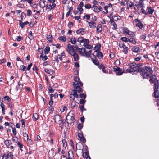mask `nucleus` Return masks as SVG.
Wrapping results in <instances>:
<instances>
[{
	"label": "nucleus",
	"mask_w": 159,
	"mask_h": 159,
	"mask_svg": "<svg viewBox=\"0 0 159 159\" xmlns=\"http://www.w3.org/2000/svg\"><path fill=\"white\" fill-rule=\"evenodd\" d=\"M44 71L50 75H52L53 74V71L51 69H44Z\"/></svg>",
	"instance_id": "obj_29"
},
{
	"label": "nucleus",
	"mask_w": 159,
	"mask_h": 159,
	"mask_svg": "<svg viewBox=\"0 0 159 159\" xmlns=\"http://www.w3.org/2000/svg\"><path fill=\"white\" fill-rule=\"evenodd\" d=\"M113 14V13H111L110 15V16H109V18L110 19V20L109 21V23L111 24H112L113 23H114L115 22L114 21V20L112 19V18L111 17V16H112V15Z\"/></svg>",
	"instance_id": "obj_35"
},
{
	"label": "nucleus",
	"mask_w": 159,
	"mask_h": 159,
	"mask_svg": "<svg viewBox=\"0 0 159 159\" xmlns=\"http://www.w3.org/2000/svg\"><path fill=\"white\" fill-rule=\"evenodd\" d=\"M159 87V86H157V87L155 86L154 95V97L156 98H158L159 97V91L158 90Z\"/></svg>",
	"instance_id": "obj_14"
},
{
	"label": "nucleus",
	"mask_w": 159,
	"mask_h": 159,
	"mask_svg": "<svg viewBox=\"0 0 159 159\" xmlns=\"http://www.w3.org/2000/svg\"><path fill=\"white\" fill-rule=\"evenodd\" d=\"M12 132L14 135H16V129L13 128H12Z\"/></svg>",
	"instance_id": "obj_63"
},
{
	"label": "nucleus",
	"mask_w": 159,
	"mask_h": 159,
	"mask_svg": "<svg viewBox=\"0 0 159 159\" xmlns=\"http://www.w3.org/2000/svg\"><path fill=\"white\" fill-rule=\"evenodd\" d=\"M112 19H113L114 20H118L119 19L118 17V16H111Z\"/></svg>",
	"instance_id": "obj_59"
},
{
	"label": "nucleus",
	"mask_w": 159,
	"mask_h": 159,
	"mask_svg": "<svg viewBox=\"0 0 159 159\" xmlns=\"http://www.w3.org/2000/svg\"><path fill=\"white\" fill-rule=\"evenodd\" d=\"M73 46L69 44H68L67 50L69 53L70 55H72L73 53L74 52V49L73 48Z\"/></svg>",
	"instance_id": "obj_7"
},
{
	"label": "nucleus",
	"mask_w": 159,
	"mask_h": 159,
	"mask_svg": "<svg viewBox=\"0 0 159 159\" xmlns=\"http://www.w3.org/2000/svg\"><path fill=\"white\" fill-rule=\"evenodd\" d=\"M84 43L83 46L84 47L86 45L88 44L89 43V40L87 39H85L84 40V42H83Z\"/></svg>",
	"instance_id": "obj_38"
},
{
	"label": "nucleus",
	"mask_w": 159,
	"mask_h": 159,
	"mask_svg": "<svg viewBox=\"0 0 159 159\" xmlns=\"http://www.w3.org/2000/svg\"><path fill=\"white\" fill-rule=\"evenodd\" d=\"M53 119L56 123L59 125L62 123L63 122V121L62 120L61 116L58 115H55L53 118Z\"/></svg>",
	"instance_id": "obj_5"
},
{
	"label": "nucleus",
	"mask_w": 159,
	"mask_h": 159,
	"mask_svg": "<svg viewBox=\"0 0 159 159\" xmlns=\"http://www.w3.org/2000/svg\"><path fill=\"white\" fill-rule=\"evenodd\" d=\"M13 156V155H12L11 152L8 153L7 155V157L8 158L11 157V159H12V157Z\"/></svg>",
	"instance_id": "obj_49"
},
{
	"label": "nucleus",
	"mask_w": 159,
	"mask_h": 159,
	"mask_svg": "<svg viewBox=\"0 0 159 159\" xmlns=\"http://www.w3.org/2000/svg\"><path fill=\"white\" fill-rule=\"evenodd\" d=\"M85 100L83 99H80V102L81 104H84L85 102Z\"/></svg>",
	"instance_id": "obj_64"
},
{
	"label": "nucleus",
	"mask_w": 159,
	"mask_h": 159,
	"mask_svg": "<svg viewBox=\"0 0 159 159\" xmlns=\"http://www.w3.org/2000/svg\"><path fill=\"white\" fill-rule=\"evenodd\" d=\"M27 15L28 16H30L32 14V12L30 10H28L27 11Z\"/></svg>",
	"instance_id": "obj_60"
},
{
	"label": "nucleus",
	"mask_w": 159,
	"mask_h": 159,
	"mask_svg": "<svg viewBox=\"0 0 159 159\" xmlns=\"http://www.w3.org/2000/svg\"><path fill=\"white\" fill-rule=\"evenodd\" d=\"M63 147L66 148L67 145V143L66 140L64 139L62 141Z\"/></svg>",
	"instance_id": "obj_40"
},
{
	"label": "nucleus",
	"mask_w": 159,
	"mask_h": 159,
	"mask_svg": "<svg viewBox=\"0 0 159 159\" xmlns=\"http://www.w3.org/2000/svg\"><path fill=\"white\" fill-rule=\"evenodd\" d=\"M83 157L85 158H86L87 157H89V153L86 152H85L83 153Z\"/></svg>",
	"instance_id": "obj_47"
},
{
	"label": "nucleus",
	"mask_w": 159,
	"mask_h": 159,
	"mask_svg": "<svg viewBox=\"0 0 159 159\" xmlns=\"http://www.w3.org/2000/svg\"><path fill=\"white\" fill-rule=\"evenodd\" d=\"M67 157L68 159H72L74 157L73 152L72 151H69Z\"/></svg>",
	"instance_id": "obj_20"
},
{
	"label": "nucleus",
	"mask_w": 159,
	"mask_h": 159,
	"mask_svg": "<svg viewBox=\"0 0 159 159\" xmlns=\"http://www.w3.org/2000/svg\"><path fill=\"white\" fill-rule=\"evenodd\" d=\"M129 42L133 44H135L136 43L135 40L133 37H131L129 39Z\"/></svg>",
	"instance_id": "obj_30"
},
{
	"label": "nucleus",
	"mask_w": 159,
	"mask_h": 159,
	"mask_svg": "<svg viewBox=\"0 0 159 159\" xmlns=\"http://www.w3.org/2000/svg\"><path fill=\"white\" fill-rule=\"evenodd\" d=\"M39 3L40 7L42 8L45 7L48 3L45 0H40Z\"/></svg>",
	"instance_id": "obj_15"
},
{
	"label": "nucleus",
	"mask_w": 159,
	"mask_h": 159,
	"mask_svg": "<svg viewBox=\"0 0 159 159\" xmlns=\"http://www.w3.org/2000/svg\"><path fill=\"white\" fill-rule=\"evenodd\" d=\"M95 53L99 59H101L103 57V54L102 52L98 51V49L96 50Z\"/></svg>",
	"instance_id": "obj_16"
},
{
	"label": "nucleus",
	"mask_w": 159,
	"mask_h": 159,
	"mask_svg": "<svg viewBox=\"0 0 159 159\" xmlns=\"http://www.w3.org/2000/svg\"><path fill=\"white\" fill-rule=\"evenodd\" d=\"M89 25L91 28L95 29L96 27V23L93 21H91L88 23Z\"/></svg>",
	"instance_id": "obj_17"
},
{
	"label": "nucleus",
	"mask_w": 159,
	"mask_h": 159,
	"mask_svg": "<svg viewBox=\"0 0 159 159\" xmlns=\"http://www.w3.org/2000/svg\"><path fill=\"white\" fill-rule=\"evenodd\" d=\"M83 5V2H81L80 3V5L78 7L77 9L78 10L77 11V13L79 14L80 15L83 12V10L82 8Z\"/></svg>",
	"instance_id": "obj_8"
},
{
	"label": "nucleus",
	"mask_w": 159,
	"mask_h": 159,
	"mask_svg": "<svg viewBox=\"0 0 159 159\" xmlns=\"http://www.w3.org/2000/svg\"><path fill=\"white\" fill-rule=\"evenodd\" d=\"M46 38L49 43H52V42L53 37L51 35H47L46 36Z\"/></svg>",
	"instance_id": "obj_27"
},
{
	"label": "nucleus",
	"mask_w": 159,
	"mask_h": 159,
	"mask_svg": "<svg viewBox=\"0 0 159 159\" xmlns=\"http://www.w3.org/2000/svg\"><path fill=\"white\" fill-rule=\"evenodd\" d=\"M78 136L80 139V140L83 142H84L85 141V139L83 137V135L81 133H78Z\"/></svg>",
	"instance_id": "obj_22"
},
{
	"label": "nucleus",
	"mask_w": 159,
	"mask_h": 159,
	"mask_svg": "<svg viewBox=\"0 0 159 159\" xmlns=\"http://www.w3.org/2000/svg\"><path fill=\"white\" fill-rule=\"evenodd\" d=\"M84 47L86 48L89 49H91L93 48V46L89 44V43L86 45Z\"/></svg>",
	"instance_id": "obj_48"
},
{
	"label": "nucleus",
	"mask_w": 159,
	"mask_h": 159,
	"mask_svg": "<svg viewBox=\"0 0 159 159\" xmlns=\"http://www.w3.org/2000/svg\"><path fill=\"white\" fill-rule=\"evenodd\" d=\"M90 17V16L89 15H85L84 17V18L86 19L87 20L89 19Z\"/></svg>",
	"instance_id": "obj_56"
},
{
	"label": "nucleus",
	"mask_w": 159,
	"mask_h": 159,
	"mask_svg": "<svg viewBox=\"0 0 159 159\" xmlns=\"http://www.w3.org/2000/svg\"><path fill=\"white\" fill-rule=\"evenodd\" d=\"M123 32L129 35V37H134L135 36L134 33L130 31L126 27H124L123 28Z\"/></svg>",
	"instance_id": "obj_6"
},
{
	"label": "nucleus",
	"mask_w": 159,
	"mask_h": 159,
	"mask_svg": "<svg viewBox=\"0 0 159 159\" xmlns=\"http://www.w3.org/2000/svg\"><path fill=\"white\" fill-rule=\"evenodd\" d=\"M33 0H21V2H27L29 4H31Z\"/></svg>",
	"instance_id": "obj_42"
},
{
	"label": "nucleus",
	"mask_w": 159,
	"mask_h": 159,
	"mask_svg": "<svg viewBox=\"0 0 159 159\" xmlns=\"http://www.w3.org/2000/svg\"><path fill=\"white\" fill-rule=\"evenodd\" d=\"M28 37L29 38V39L31 40L33 39V37L32 36V32L31 31H30L29 32V34L28 35Z\"/></svg>",
	"instance_id": "obj_41"
},
{
	"label": "nucleus",
	"mask_w": 159,
	"mask_h": 159,
	"mask_svg": "<svg viewBox=\"0 0 159 159\" xmlns=\"http://www.w3.org/2000/svg\"><path fill=\"white\" fill-rule=\"evenodd\" d=\"M129 67L126 69V71L129 73L139 71V67L135 63H130L128 65Z\"/></svg>",
	"instance_id": "obj_3"
},
{
	"label": "nucleus",
	"mask_w": 159,
	"mask_h": 159,
	"mask_svg": "<svg viewBox=\"0 0 159 159\" xmlns=\"http://www.w3.org/2000/svg\"><path fill=\"white\" fill-rule=\"evenodd\" d=\"M77 34L80 35H83L84 34V31L83 28H80L76 31Z\"/></svg>",
	"instance_id": "obj_21"
},
{
	"label": "nucleus",
	"mask_w": 159,
	"mask_h": 159,
	"mask_svg": "<svg viewBox=\"0 0 159 159\" xmlns=\"http://www.w3.org/2000/svg\"><path fill=\"white\" fill-rule=\"evenodd\" d=\"M92 9L95 12H98L102 10V8L100 7H97L96 6H93L91 7Z\"/></svg>",
	"instance_id": "obj_12"
},
{
	"label": "nucleus",
	"mask_w": 159,
	"mask_h": 159,
	"mask_svg": "<svg viewBox=\"0 0 159 159\" xmlns=\"http://www.w3.org/2000/svg\"><path fill=\"white\" fill-rule=\"evenodd\" d=\"M71 43L73 44H75L76 42V39L75 38H72L70 40Z\"/></svg>",
	"instance_id": "obj_34"
},
{
	"label": "nucleus",
	"mask_w": 159,
	"mask_h": 159,
	"mask_svg": "<svg viewBox=\"0 0 159 159\" xmlns=\"http://www.w3.org/2000/svg\"><path fill=\"white\" fill-rule=\"evenodd\" d=\"M113 26L112 28L114 30H116V29L117 25L115 23V22L114 23L111 24Z\"/></svg>",
	"instance_id": "obj_61"
},
{
	"label": "nucleus",
	"mask_w": 159,
	"mask_h": 159,
	"mask_svg": "<svg viewBox=\"0 0 159 159\" xmlns=\"http://www.w3.org/2000/svg\"><path fill=\"white\" fill-rule=\"evenodd\" d=\"M65 54L64 51H63L61 53V56L60 55H58L57 56V59H58L59 57V59L60 61H62V59L63 58H65ZM57 61H58V59L57 60Z\"/></svg>",
	"instance_id": "obj_18"
},
{
	"label": "nucleus",
	"mask_w": 159,
	"mask_h": 159,
	"mask_svg": "<svg viewBox=\"0 0 159 159\" xmlns=\"http://www.w3.org/2000/svg\"><path fill=\"white\" fill-rule=\"evenodd\" d=\"M140 11L141 12L144 14L146 15H148V13L143 8H142L141 9Z\"/></svg>",
	"instance_id": "obj_46"
},
{
	"label": "nucleus",
	"mask_w": 159,
	"mask_h": 159,
	"mask_svg": "<svg viewBox=\"0 0 159 159\" xmlns=\"http://www.w3.org/2000/svg\"><path fill=\"white\" fill-rule=\"evenodd\" d=\"M102 30V26L101 24H99L97 27V31L98 32H100Z\"/></svg>",
	"instance_id": "obj_31"
},
{
	"label": "nucleus",
	"mask_w": 159,
	"mask_h": 159,
	"mask_svg": "<svg viewBox=\"0 0 159 159\" xmlns=\"http://www.w3.org/2000/svg\"><path fill=\"white\" fill-rule=\"evenodd\" d=\"M92 51L90 50L88 51L85 52V54L84 56L85 57H89L91 54Z\"/></svg>",
	"instance_id": "obj_28"
},
{
	"label": "nucleus",
	"mask_w": 159,
	"mask_h": 159,
	"mask_svg": "<svg viewBox=\"0 0 159 159\" xmlns=\"http://www.w3.org/2000/svg\"><path fill=\"white\" fill-rule=\"evenodd\" d=\"M85 8L86 9H89L91 7V5L89 4H85L84 6Z\"/></svg>",
	"instance_id": "obj_55"
},
{
	"label": "nucleus",
	"mask_w": 159,
	"mask_h": 159,
	"mask_svg": "<svg viewBox=\"0 0 159 159\" xmlns=\"http://www.w3.org/2000/svg\"><path fill=\"white\" fill-rule=\"evenodd\" d=\"M146 38V34H142L141 36V38L145 40Z\"/></svg>",
	"instance_id": "obj_62"
},
{
	"label": "nucleus",
	"mask_w": 159,
	"mask_h": 159,
	"mask_svg": "<svg viewBox=\"0 0 159 159\" xmlns=\"http://www.w3.org/2000/svg\"><path fill=\"white\" fill-rule=\"evenodd\" d=\"M134 21L136 23L135 24L136 26L139 27L140 29L143 28V25L141 21L138 20V19H136L134 20Z\"/></svg>",
	"instance_id": "obj_13"
},
{
	"label": "nucleus",
	"mask_w": 159,
	"mask_h": 159,
	"mask_svg": "<svg viewBox=\"0 0 159 159\" xmlns=\"http://www.w3.org/2000/svg\"><path fill=\"white\" fill-rule=\"evenodd\" d=\"M40 58H42L43 61L46 60L48 58V57L46 55L43 56L42 55H40Z\"/></svg>",
	"instance_id": "obj_45"
},
{
	"label": "nucleus",
	"mask_w": 159,
	"mask_h": 159,
	"mask_svg": "<svg viewBox=\"0 0 159 159\" xmlns=\"http://www.w3.org/2000/svg\"><path fill=\"white\" fill-rule=\"evenodd\" d=\"M147 10L148 11L147 12L148 13V14L152 15L154 11V10L151 7H147Z\"/></svg>",
	"instance_id": "obj_25"
},
{
	"label": "nucleus",
	"mask_w": 159,
	"mask_h": 159,
	"mask_svg": "<svg viewBox=\"0 0 159 159\" xmlns=\"http://www.w3.org/2000/svg\"><path fill=\"white\" fill-rule=\"evenodd\" d=\"M74 82H73V85L74 88L76 90H72L70 92V98L71 100L75 99V97L77 98H79V96L77 94V91L79 93L81 92L82 89L80 87L83 85V84L80 81L79 78L75 76L74 77Z\"/></svg>",
	"instance_id": "obj_1"
},
{
	"label": "nucleus",
	"mask_w": 159,
	"mask_h": 159,
	"mask_svg": "<svg viewBox=\"0 0 159 159\" xmlns=\"http://www.w3.org/2000/svg\"><path fill=\"white\" fill-rule=\"evenodd\" d=\"M50 47L48 46L46 47L44 49V52L45 54H47L50 51Z\"/></svg>",
	"instance_id": "obj_39"
},
{
	"label": "nucleus",
	"mask_w": 159,
	"mask_h": 159,
	"mask_svg": "<svg viewBox=\"0 0 159 159\" xmlns=\"http://www.w3.org/2000/svg\"><path fill=\"white\" fill-rule=\"evenodd\" d=\"M26 69V67L24 65H21L20 66V69L22 71H25Z\"/></svg>",
	"instance_id": "obj_44"
},
{
	"label": "nucleus",
	"mask_w": 159,
	"mask_h": 159,
	"mask_svg": "<svg viewBox=\"0 0 159 159\" xmlns=\"http://www.w3.org/2000/svg\"><path fill=\"white\" fill-rule=\"evenodd\" d=\"M71 55L73 57L74 60L75 61H77L79 59V57L78 54L75 52L73 53V54Z\"/></svg>",
	"instance_id": "obj_26"
},
{
	"label": "nucleus",
	"mask_w": 159,
	"mask_h": 159,
	"mask_svg": "<svg viewBox=\"0 0 159 159\" xmlns=\"http://www.w3.org/2000/svg\"><path fill=\"white\" fill-rule=\"evenodd\" d=\"M78 51L81 55L84 56L85 52V48H79Z\"/></svg>",
	"instance_id": "obj_23"
},
{
	"label": "nucleus",
	"mask_w": 159,
	"mask_h": 159,
	"mask_svg": "<svg viewBox=\"0 0 159 159\" xmlns=\"http://www.w3.org/2000/svg\"><path fill=\"white\" fill-rule=\"evenodd\" d=\"M92 61L94 64L96 65H98L99 64V62L96 59H93Z\"/></svg>",
	"instance_id": "obj_43"
},
{
	"label": "nucleus",
	"mask_w": 159,
	"mask_h": 159,
	"mask_svg": "<svg viewBox=\"0 0 159 159\" xmlns=\"http://www.w3.org/2000/svg\"><path fill=\"white\" fill-rule=\"evenodd\" d=\"M152 72L151 68L149 66L147 65L145 66L144 68L142 69L140 74L143 76V78H147Z\"/></svg>",
	"instance_id": "obj_2"
},
{
	"label": "nucleus",
	"mask_w": 159,
	"mask_h": 159,
	"mask_svg": "<svg viewBox=\"0 0 159 159\" xmlns=\"http://www.w3.org/2000/svg\"><path fill=\"white\" fill-rule=\"evenodd\" d=\"M19 24L21 26V27L23 28L25 27V25L24 24V23L22 22L20 20H19Z\"/></svg>",
	"instance_id": "obj_54"
},
{
	"label": "nucleus",
	"mask_w": 159,
	"mask_h": 159,
	"mask_svg": "<svg viewBox=\"0 0 159 159\" xmlns=\"http://www.w3.org/2000/svg\"><path fill=\"white\" fill-rule=\"evenodd\" d=\"M52 6L49 5L48 3L45 6L46 8V10H48V11H50L51 9H53L55 8V5L54 4H52Z\"/></svg>",
	"instance_id": "obj_19"
},
{
	"label": "nucleus",
	"mask_w": 159,
	"mask_h": 159,
	"mask_svg": "<svg viewBox=\"0 0 159 159\" xmlns=\"http://www.w3.org/2000/svg\"><path fill=\"white\" fill-rule=\"evenodd\" d=\"M129 38L126 37H122L120 38V39L122 41L126 42H129Z\"/></svg>",
	"instance_id": "obj_36"
},
{
	"label": "nucleus",
	"mask_w": 159,
	"mask_h": 159,
	"mask_svg": "<svg viewBox=\"0 0 159 159\" xmlns=\"http://www.w3.org/2000/svg\"><path fill=\"white\" fill-rule=\"evenodd\" d=\"M85 39L83 37H80L78 38L77 41L80 43H83L84 40Z\"/></svg>",
	"instance_id": "obj_32"
},
{
	"label": "nucleus",
	"mask_w": 159,
	"mask_h": 159,
	"mask_svg": "<svg viewBox=\"0 0 159 159\" xmlns=\"http://www.w3.org/2000/svg\"><path fill=\"white\" fill-rule=\"evenodd\" d=\"M71 115L70 112H69V114L67 115L66 119L67 120H69L70 122H72L75 120V117L73 114H71Z\"/></svg>",
	"instance_id": "obj_11"
},
{
	"label": "nucleus",
	"mask_w": 159,
	"mask_h": 159,
	"mask_svg": "<svg viewBox=\"0 0 159 159\" xmlns=\"http://www.w3.org/2000/svg\"><path fill=\"white\" fill-rule=\"evenodd\" d=\"M59 39L63 42H65L66 40V38L64 36H60L59 37Z\"/></svg>",
	"instance_id": "obj_37"
},
{
	"label": "nucleus",
	"mask_w": 159,
	"mask_h": 159,
	"mask_svg": "<svg viewBox=\"0 0 159 159\" xmlns=\"http://www.w3.org/2000/svg\"><path fill=\"white\" fill-rule=\"evenodd\" d=\"M114 71L116 72V74L117 75H121L123 73L122 70L119 67L114 68Z\"/></svg>",
	"instance_id": "obj_10"
},
{
	"label": "nucleus",
	"mask_w": 159,
	"mask_h": 159,
	"mask_svg": "<svg viewBox=\"0 0 159 159\" xmlns=\"http://www.w3.org/2000/svg\"><path fill=\"white\" fill-rule=\"evenodd\" d=\"M80 97L82 98L85 99L86 98V95L84 93H81L80 95Z\"/></svg>",
	"instance_id": "obj_51"
},
{
	"label": "nucleus",
	"mask_w": 159,
	"mask_h": 159,
	"mask_svg": "<svg viewBox=\"0 0 159 159\" xmlns=\"http://www.w3.org/2000/svg\"><path fill=\"white\" fill-rule=\"evenodd\" d=\"M149 81L151 83H153L155 86L157 87V86H159V82L157 80L156 76L153 75L150 77Z\"/></svg>",
	"instance_id": "obj_4"
},
{
	"label": "nucleus",
	"mask_w": 159,
	"mask_h": 159,
	"mask_svg": "<svg viewBox=\"0 0 159 159\" xmlns=\"http://www.w3.org/2000/svg\"><path fill=\"white\" fill-rule=\"evenodd\" d=\"M23 39V38L21 37L20 36H18L17 37L16 39V40L18 41H20L21 40H22Z\"/></svg>",
	"instance_id": "obj_53"
},
{
	"label": "nucleus",
	"mask_w": 159,
	"mask_h": 159,
	"mask_svg": "<svg viewBox=\"0 0 159 159\" xmlns=\"http://www.w3.org/2000/svg\"><path fill=\"white\" fill-rule=\"evenodd\" d=\"M48 90L51 93H53L54 91V89H53L51 86H49L48 88Z\"/></svg>",
	"instance_id": "obj_50"
},
{
	"label": "nucleus",
	"mask_w": 159,
	"mask_h": 159,
	"mask_svg": "<svg viewBox=\"0 0 159 159\" xmlns=\"http://www.w3.org/2000/svg\"><path fill=\"white\" fill-rule=\"evenodd\" d=\"M21 122L22 125V127H25V120L23 119H21Z\"/></svg>",
	"instance_id": "obj_57"
},
{
	"label": "nucleus",
	"mask_w": 159,
	"mask_h": 159,
	"mask_svg": "<svg viewBox=\"0 0 159 159\" xmlns=\"http://www.w3.org/2000/svg\"><path fill=\"white\" fill-rule=\"evenodd\" d=\"M132 51L135 53H138L140 52V48L136 46H134L132 48Z\"/></svg>",
	"instance_id": "obj_24"
},
{
	"label": "nucleus",
	"mask_w": 159,
	"mask_h": 159,
	"mask_svg": "<svg viewBox=\"0 0 159 159\" xmlns=\"http://www.w3.org/2000/svg\"><path fill=\"white\" fill-rule=\"evenodd\" d=\"M38 118V115L37 114L34 113L33 117V120L34 121H36Z\"/></svg>",
	"instance_id": "obj_33"
},
{
	"label": "nucleus",
	"mask_w": 159,
	"mask_h": 159,
	"mask_svg": "<svg viewBox=\"0 0 159 159\" xmlns=\"http://www.w3.org/2000/svg\"><path fill=\"white\" fill-rule=\"evenodd\" d=\"M119 47L123 48V52L125 54H127L128 52V48L124 44H120L119 45Z\"/></svg>",
	"instance_id": "obj_9"
},
{
	"label": "nucleus",
	"mask_w": 159,
	"mask_h": 159,
	"mask_svg": "<svg viewBox=\"0 0 159 159\" xmlns=\"http://www.w3.org/2000/svg\"><path fill=\"white\" fill-rule=\"evenodd\" d=\"M67 110V108L66 106L64 107L61 110V112H63L64 111L66 112Z\"/></svg>",
	"instance_id": "obj_52"
},
{
	"label": "nucleus",
	"mask_w": 159,
	"mask_h": 159,
	"mask_svg": "<svg viewBox=\"0 0 159 159\" xmlns=\"http://www.w3.org/2000/svg\"><path fill=\"white\" fill-rule=\"evenodd\" d=\"M10 143H11V141L9 140H6L4 142L5 144L7 146H9Z\"/></svg>",
	"instance_id": "obj_58"
}]
</instances>
